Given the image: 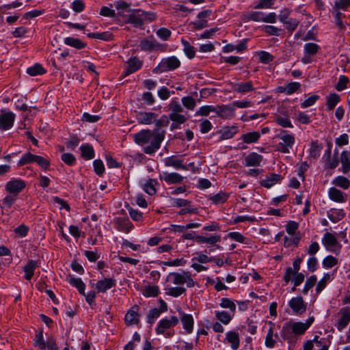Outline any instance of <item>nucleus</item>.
Here are the masks:
<instances>
[{
  "label": "nucleus",
  "mask_w": 350,
  "mask_h": 350,
  "mask_svg": "<svg viewBox=\"0 0 350 350\" xmlns=\"http://www.w3.org/2000/svg\"><path fill=\"white\" fill-rule=\"evenodd\" d=\"M180 65V61L177 57L172 56L164 58L160 64L153 70L154 73H161L167 70H172L178 68Z\"/></svg>",
  "instance_id": "f257e3e1"
},
{
  "label": "nucleus",
  "mask_w": 350,
  "mask_h": 350,
  "mask_svg": "<svg viewBox=\"0 0 350 350\" xmlns=\"http://www.w3.org/2000/svg\"><path fill=\"white\" fill-rule=\"evenodd\" d=\"M164 137L165 132L163 131L154 129L153 131V140L150 146L144 148V152L148 154L154 153L160 148V144L163 140Z\"/></svg>",
  "instance_id": "f03ea898"
},
{
  "label": "nucleus",
  "mask_w": 350,
  "mask_h": 350,
  "mask_svg": "<svg viewBox=\"0 0 350 350\" xmlns=\"http://www.w3.org/2000/svg\"><path fill=\"white\" fill-rule=\"evenodd\" d=\"M15 115L11 111H1L0 114V129L2 130L10 129L14 124Z\"/></svg>",
  "instance_id": "7ed1b4c3"
},
{
  "label": "nucleus",
  "mask_w": 350,
  "mask_h": 350,
  "mask_svg": "<svg viewBox=\"0 0 350 350\" xmlns=\"http://www.w3.org/2000/svg\"><path fill=\"white\" fill-rule=\"evenodd\" d=\"M26 186L25 181L20 179L10 180L5 185L6 191L16 196Z\"/></svg>",
  "instance_id": "20e7f679"
},
{
  "label": "nucleus",
  "mask_w": 350,
  "mask_h": 350,
  "mask_svg": "<svg viewBox=\"0 0 350 350\" xmlns=\"http://www.w3.org/2000/svg\"><path fill=\"white\" fill-rule=\"evenodd\" d=\"M126 23H131L135 27H142L144 25V19L142 16L141 10H133L132 13L126 16Z\"/></svg>",
  "instance_id": "39448f33"
},
{
  "label": "nucleus",
  "mask_w": 350,
  "mask_h": 350,
  "mask_svg": "<svg viewBox=\"0 0 350 350\" xmlns=\"http://www.w3.org/2000/svg\"><path fill=\"white\" fill-rule=\"evenodd\" d=\"M139 307L138 305H134L126 314L124 321L127 325L137 324L139 319L138 313Z\"/></svg>",
  "instance_id": "423d86ee"
},
{
  "label": "nucleus",
  "mask_w": 350,
  "mask_h": 350,
  "mask_svg": "<svg viewBox=\"0 0 350 350\" xmlns=\"http://www.w3.org/2000/svg\"><path fill=\"white\" fill-rule=\"evenodd\" d=\"M178 323V319L176 317H172L170 319H163L159 322L156 329V332L159 334H163L165 329L176 325Z\"/></svg>",
  "instance_id": "0eeeda50"
},
{
  "label": "nucleus",
  "mask_w": 350,
  "mask_h": 350,
  "mask_svg": "<svg viewBox=\"0 0 350 350\" xmlns=\"http://www.w3.org/2000/svg\"><path fill=\"white\" fill-rule=\"evenodd\" d=\"M152 137H153V131L142 130L135 135L134 140L136 144L143 145L147 144Z\"/></svg>",
  "instance_id": "6e6552de"
},
{
  "label": "nucleus",
  "mask_w": 350,
  "mask_h": 350,
  "mask_svg": "<svg viewBox=\"0 0 350 350\" xmlns=\"http://www.w3.org/2000/svg\"><path fill=\"white\" fill-rule=\"evenodd\" d=\"M289 306L297 314H302L306 309L301 297L293 298L289 302Z\"/></svg>",
  "instance_id": "1a4fd4ad"
},
{
  "label": "nucleus",
  "mask_w": 350,
  "mask_h": 350,
  "mask_svg": "<svg viewBox=\"0 0 350 350\" xmlns=\"http://www.w3.org/2000/svg\"><path fill=\"white\" fill-rule=\"evenodd\" d=\"M128 67L126 69V72L124 74V77L131 75V73L135 72L138 69H139L142 66V62L139 60L138 58L134 57L130 59L128 62Z\"/></svg>",
  "instance_id": "9d476101"
},
{
  "label": "nucleus",
  "mask_w": 350,
  "mask_h": 350,
  "mask_svg": "<svg viewBox=\"0 0 350 350\" xmlns=\"http://www.w3.org/2000/svg\"><path fill=\"white\" fill-rule=\"evenodd\" d=\"M115 286V280L112 278L104 279L98 281L96 284V288L98 292L105 293L107 290Z\"/></svg>",
  "instance_id": "9b49d317"
},
{
  "label": "nucleus",
  "mask_w": 350,
  "mask_h": 350,
  "mask_svg": "<svg viewBox=\"0 0 350 350\" xmlns=\"http://www.w3.org/2000/svg\"><path fill=\"white\" fill-rule=\"evenodd\" d=\"M342 317L338 322V329L342 330L345 327L350 321V310L347 308H343L341 310Z\"/></svg>",
  "instance_id": "f8f14e48"
},
{
  "label": "nucleus",
  "mask_w": 350,
  "mask_h": 350,
  "mask_svg": "<svg viewBox=\"0 0 350 350\" xmlns=\"http://www.w3.org/2000/svg\"><path fill=\"white\" fill-rule=\"evenodd\" d=\"M262 157L257 153H252L245 157L247 166H257L260 165Z\"/></svg>",
  "instance_id": "ddd939ff"
},
{
  "label": "nucleus",
  "mask_w": 350,
  "mask_h": 350,
  "mask_svg": "<svg viewBox=\"0 0 350 350\" xmlns=\"http://www.w3.org/2000/svg\"><path fill=\"white\" fill-rule=\"evenodd\" d=\"M38 265V262L34 260H29L28 263L24 267V271L25 273V278L26 280H29L33 275V271Z\"/></svg>",
  "instance_id": "4468645a"
},
{
  "label": "nucleus",
  "mask_w": 350,
  "mask_h": 350,
  "mask_svg": "<svg viewBox=\"0 0 350 350\" xmlns=\"http://www.w3.org/2000/svg\"><path fill=\"white\" fill-rule=\"evenodd\" d=\"M183 327L188 333H191L193 326V319L191 315L184 314L181 317Z\"/></svg>",
  "instance_id": "2eb2a0df"
},
{
  "label": "nucleus",
  "mask_w": 350,
  "mask_h": 350,
  "mask_svg": "<svg viewBox=\"0 0 350 350\" xmlns=\"http://www.w3.org/2000/svg\"><path fill=\"white\" fill-rule=\"evenodd\" d=\"M281 179L282 177L280 175L271 174L266 180L262 181L261 185L265 187L269 188L281 180Z\"/></svg>",
  "instance_id": "dca6fc26"
},
{
  "label": "nucleus",
  "mask_w": 350,
  "mask_h": 350,
  "mask_svg": "<svg viewBox=\"0 0 350 350\" xmlns=\"http://www.w3.org/2000/svg\"><path fill=\"white\" fill-rule=\"evenodd\" d=\"M165 164L167 166H173L176 169L181 168L183 170H187V167L182 163V161L177 159L174 156L165 159Z\"/></svg>",
  "instance_id": "f3484780"
},
{
  "label": "nucleus",
  "mask_w": 350,
  "mask_h": 350,
  "mask_svg": "<svg viewBox=\"0 0 350 350\" xmlns=\"http://www.w3.org/2000/svg\"><path fill=\"white\" fill-rule=\"evenodd\" d=\"M340 160L343 172H348L350 170V152L347 151L342 152L340 155Z\"/></svg>",
  "instance_id": "a211bd4d"
},
{
  "label": "nucleus",
  "mask_w": 350,
  "mask_h": 350,
  "mask_svg": "<svg viewBox=\"0 0 350 350\" xmlns=\"http://www.w3.org/2000/svg\"><path fill=\"white\" fill-rule=\"evenodd\" d=\"M140 47L142 50L152 51L154 49H158L160 47V44L155 41L144 40L141 41Z\"/></svg>",
  "instance_id": "6ab92c4d"
},
{
  "label": "nucleus",
  "mask_w": 350,
  "mask_h": 350,
  "mask_svg": "<svg viewBox=\"0 0 350 350\" xmlns=\"http://www.w3.org/2000/svg\"><path fill=\"white\" fill-rule=\"evenodd\" d=\"M253 90V85L251 81L244 83H237L234 85V90L241 93L248 92Z\"/></svg>",
  "instance_id": "aec40b11"
},
{
  "label": "nucleus",
  "mask_w": 350,
  "mask_h": 350,
  "mask_svg": "<svg viewBox=\"0 0 350 350\" xmlns=\"http://www.w3.org/2000/svg\"><path fill=\"white\" fill-rule=\"evenodd\" d=\"M329 196L332 200L336 202H342L345 201L342 193L334 187L329 189Z\"/></svg>",
  "instance_id": "412c9836"
},
{
  "label": "nucleus",
  "mask_w": 350,
  "mask_h": 350,
  "mask_svg": "<svg viewBox=\"0 0 350 350\" xmlns=\"http://www.w3.org/2000/svg\"><path fill=\"white\" fill-rule=\"evenodd\" d=\"M65 44L76 49H81L85 46V44L80 40L74 38H66L64 41Z\"/></svg>",
  "instance_id": "4be33fe9"
},
{
  "label": "nucleus",
  "mask_w": 350,
  "mask_h": 350,
  "mask_svg": "<svg viewBox=\"0 0 350 350\" xmlns=\"http://www.w3.org/2000/svg\"><path fill=\"white\" fill-rule=\"evenodd\" d=\"M27 72L31 76H36L38 75L44 74L46 72V70L40 64H36L33 66L28 68Z\"/></svg>",
  "instance_id": "5701e85b"
},
{
  "label": "nucleus",
  "mask_w": 350,
  "mask_h": 350,
  "mask_svg": "<svg viewBox=\"0 0 350 350\" xmlns=\"http://www.w3.org/2000/svg\"><path fill=\"white\" fill-rule=\"evenodd\" d=\"M80 149L81 150V155L83 158L91 159L94 157V151L91 146H81Z\"/></svg>",
  "instance_id": "b1692460"
},
{
  "label": "nucleus",
  "mask_w": 350,
  "mask_h": 350,
  "mask_svg": "<svg viewBox=\"0 0 350 350\" xmlns=\"http://www.w3.org/2000/svg\"><path fill=\"white\" fill-rule=\"evenodd\" d=\"M227 339L232 344V348L237 349L239 347V339L237 333L230 332L227 334Z\"/></svg>",
  "instance_id": "393cba45"
},
{
  "label": "nucleus",
  "mask_w": 350,
  "mask_h": 350,
  "mask_svg": "<svg viewBox=\"0 0 350 350\" xmlns=\"http://www.w3.org/2000/svg\"><path fill=\"white\" fill-rule=\"evenodd\" d=\"M323 242L328 247H334L337 245L338 241L336 237L329 232H326L324 235Z\"/></svg>",
  "instance_id": "a878e982"
},
{
  "label": "nucleus",
  "mask_w": 350,
  "mask_h": 350,
  "mask_svg": "<svg viewBox=\"0 0 350 350\" xmlns=\"http://www.w3.org/2000/svg\"><path fill=\"white\" fill-rule=\"evenodd\" d=\"M340 101V97L338 94L333 93L327 98V105L329 110H332Z\"/></svg>",
  "instance_id": "bb28decb"
},
{
  "label": "nucleus",
  "mask_w": 350,
  "mask_h": 350,
  "mask_svg": "<svg viewBox=\"0 0 350 350\" xmlns=\"http://www.w3.org/2000/svg\"><path fill=\"white\" fill-rule=\"evenodd\" d=\"M275 120L278 124L284 128H292L293 125L291 123L288 117L284 115V116L276 115L275 116Z\"/></svg>",
  "instance_id": "cd10ccee"
},
{
  "label": "nucleus",
  "mask_w": 350,
  "mask_h": 350,
  "mask_svg": "<svg viewBox=\"0 0 350 350\" xmlns=\"http://www.w3.org/2000/svg\"><path fill=\"white\" fill-rule=\"evenodd\" d=\"M196 240L198 243H207L209 244H214L220 241V237L219 236H212L211 237L206 238L202 236H198V237H196Z\"/></svg>",
  "instance_id": "c85d7f7f"
},
{
  "label": "nucleus",
  "mask_w": 350,
  "mask_h": 350,
  "mask_svg": "<svg viewBox=\"0 0 350 350\" xmlns=\"http://www.w3.org/2000/svg\"><path fill=\"white\" fill-rule=\"evenodd\" d=\"M164 180L170 183H178L182 181L183 177L176 173L166 174Z\"/></svg>",
  "instance_id": "c756f323"
},
{
  "label": "nucleus",
  "mask_w": 350,
  "mask_h": 350,
  "mask_svg": "<svg viewBox=\"0 0 350 350\" xmlns=\"http://www.w3.org/2000/svg\"><path fill=\"white\" fill-rule=\"evenodd\" d=\"M307 329V325L304 323L296 322L292 325V331L295 334H303Z\"/></svg>",
  "instance_id": "7c9ffc66"
},
{
  "label": "nucleus",
  "mask_w": 350,
  "mask_h": 350,
  "mask_svg": "<svg viewBox=\"0 0 350 350\" xmlns=\"http://www.w3.org/2000/svg\"><path fill=\"white\" fill-rule=\"evenodd\" d=\"M70 283L76 286V288H78L81 294L85 295V284L81 279L71 278L70 280Z\"/></svg>",
  "instance_id": "2f4dec72"
},
{
  "label": "nucleus",
  "mask_w": 350,
  "mask_h": 350,
  "mask_svg": "<svg viewBox=\"0 0 350 350\" xmlns=\"http://www.w3.org/2000/svg\"><path fill=\"white\" fill-rule=\"evenodd\" d=\"M34 345L38 346L40 349H44L46 348V343L43 339V332L42 329L40 330L36 336Z\"/></svg>",
  "instance_id": "473e14b6"
},
{
  "label": "nucleus",
  "mask_w": 350,
  "mask_h": 350,
  "mask_svg": "<svg viewBox=\"0 0 350 350\" xmlns=\"http://www.w3.org/2000/svg\"><path fill=\"white\" fill-rule=\"evenodd\" d=\"M182 43L184 45V51L187 56L189 59L193 58L195 56L193 47L186 40H182Z\"/></svg>",
  "instance_id": "72a5a7b5"
},
{
  "label": "nucleus",
  "mask_w": 350,
  "mask_h": 350,
  "mask_svg": "<svg viewBox=\"0 0 350 350\" xmlns=\"http://www.w3.org/2000/svg\"><path fill=\"white\" fill-rule=\"evenodd\" d=\"M185 291L186 289L183 287H174L167 288L166 294L176 297L183 294Z\"/></svg>",
  "instance_id": "f704fd0d"
},
{
  "label": "nucleus",
  "mask_w": 350,
  "mask_h": 350,
  "mask_svg": "<svg viewBox=\"0 0 350 350\" xmlns=\"http://www.w3.org/2000/svg\"><path fill=\"white\" fill-rule=\"evenodd\" d=\"M260 137V135L257 132L249 133L243 135L244 142L250 144L256 142Z\"/></svg>",
  "instance_id": "c9c22d12"
},
{
  "label": "nucleus",
  "mask_w": 350,
  "mask_h": 350,
  "mask_svg": "<svg viewBox=\"0 0 350 350\" xmlns=\"http://www.w3.org/2000/svg\"><path fill=\"white\" fill-rule=\"evenodd\" d=\"M36 155H34L30 152H28L27 154H25L21 159V160L19 161L18 162V165L20 166H22L25 164H27V163H32V162H35V160H36Z\"/></svg>",
  "instance_id": "e433bc0d"
},
{
  "label": "nucleus",
  "mask_w": 350,
  "mask_h": 350,
  "mask_svg": "<svg viewBox=\"0 0 350 350\" xmlns=\"http://www.w3.org/2000/svg\"><path fill=\"white\" fill-rule=\"evenodd\" d=\"M334 183L336 185L340 187L343 189H347L350 184L349 180L343 176H338V178H336L334 180Z\"/></svg>",
  "instance_id": "4c0bfd02"
},
{
  "label": "nucleus",
  "mask_w": 350,
  "mask_h": 350,
  "mask_svg": "<svg viewBox=\"0 0 350 350\" xmlns=\"http://www.w3.org/2000/svg\"><path fill=\"white\" fill-rule=\"evenodd\" d=\"M216 317L219 321H220L224 324H228L231 320L230 315L225 311L217 312L216 313Z\"/></svg>",
  "instance_id": "58836bf2"
},
{
  "label": "nucleus",
  "mask_w": 350,
  "mask_h": 350,
  "mask_svg": "<svg viewBox=\"0 0 350 350\" xmlns=\"http://www.w3.org/2000/svg\"><path fill=\"white\" fill-rule=\"evenodd\" d=\"M327 154L328 155L327 163H328L329 167L331 168V169L335 168L338 165V160L337 159L338 152H335L334 158H331L330 157V154H331V150L330 149H329L327 151Z\"/></svg>",
  "instance_id": "ea45409f"
},
{
  "label": "nucleus",
  "mask_w": 350,
  "mask_h": 350,
  "mask_svg": "<svg viewBox=\"0 0 350 350\" xmlns=\"http://www.w3.org/2000/svg\"><path fill=\"white\" fill-rule=\"evenodd\" d=\"M156 183L157 182L155 180L150 179L149 181L144 185V190L146 191V192L150 195L154 194L156 193L154 184Z\"/></svg>",
  "instance_id": "a19ab883"
},
{
  "label": "nucleus",
  "mask_w": 350,
  "mask_h": 350,
  "mask_svg": "<svg viewBox=\"0 0 350 350\" xmlns=\"http://www.w3.org/2000/svg\"><path fill=\"white\" fill-rule=\"evenodd\" d=\"M183 105L189 109H193L196 106L195 100L191 96H186L182 98Z\"/></svg>",
  "instance_id": "79ce46f5"
},
{
  "label": "nucleus",
  "mask_w": 350,
  "mask_h": 350,
  "mask_svg": "<svg viewBox=\"0 0 350 350\" xmlns=\"http://www.w3.org/2000/svg\"><path fill=\"white\" fill-rule=\"evenodd\" d=\"M345 216V213L342 210L336 211L332 214L328 215L329 219L333 222H337L342 219Z\"/></svg>",
  "instance_id": "37998d69"
},
{
  "label": "nucleus",
  "mask_w": 350,
  "mask_h": 350,
  "mask_svg": "<svg viewBox=\"0 0 350 350\" xmlns=\"http://www.w3.org/2000/svg\"><path fill=\"white\" fill-rule=\"evenodd\" d=\"M187 273H184V274H180L177 273H171L172 275L174 276L173 282L175 284H182L186 282L185 278Z\"/></svg>",
  "instance_id": "c03bdc74"
},
{
  "label": "nucleus",
  "mask_w": 350,
  "mask_h": 350,
  "mask_svg": "<svg viewBox=\"0 0 350 350\" xmlns=\"http://www.w3.org/2000/svg\"><path fill=\"white\" fill-rule=\"evenodd\" d=\"M273 329L270 327L266 336L265 345L268 347H273L275 341L273 338Z\"/></svg>",
  "instance_id": "a18cd8bd"
},
{
  "label": "nucleus",
  "mask_w": 350,
  "mask_h": 350,
  "mask_svg": "<svg viewBox=\"0 0 350 350\" xmlns=\"http://www.w3.org/2000/svg\"><path fill=\"white\" fill-rule=\"evenodd\" d=\"M235 133H236V129L234 127H232L230 129L227 128L222 131L221 139H227L232 138L233 137V135L235 134Z\"/></svg>",
  "instance_id": "49530a36"
},
{
  "label": "nucleus",
  "mask_w": 350,
  "mask_h": 350,
  "mask_svg": "<svg viewBox=\"0 0 350 350\" xmlns=\"http://www.w3.org/2000/svg\"><path fill=\"white\" fill-rule=\"evenodd\" d=\"M259 58L262 63L268 64L273 59V57L266 51H261L259 53Z\"/></svg>",
  "instance_id": "de8ad7c7"
},
{
  "label": "nucleus",
  "mask_w": 350,
  "mask_h": 350,
  "mask_svg": "<svg viewBox=\"0 0 350 350\" xmlns=\"http://www.w3.org/2000/svg\"><path fill=\"white\" fill-rule=\"evenodd\" d=\"M36 160L35 162L37 163L41 167H42L44 170H47L50 162L45 158L41 157V156H36Z\"/></svg>",
  "instance_id": "09e8293b"
},
{
  "label": "nucleus",
  "mask_w": 350,
  "mask_h": 350,
  "mask_svg": "<svg viewBox=\"0 0 350 350\" xmlns=\"http://www.w3.org/2000/svg\"><path fill=\"white\" fill-rule=\"evenodd\" d=\"M317 282V278L314 275L310 276L306 281L305 287L304 288V293H307L308 291L314 286Z\"/></svg>",
  "instance_id": "8fccbe9b"
},
{
  "label": "nucleus",
  "mask_w": 350,
  "mask_h": 350,
  "mask_svg": "<svg viewBox=\"0 0 350 350\" xmlns=\"http://www.w3.org/2000/svg\"><path fill=\"white\" fill-rule=\"evenodd\" d=\"M142 118L140 122L144 124H148L152 122V118L154 117L153 113H141Z\"/></svg>",
  "instance_id": "3c124183"
},
{
  "label": "nucleus",
  "mask_w": 350,
  "mask_h": 350,
  "mask_svg": "<svg viewBox=\"0 0 350 350\" xmlns=\"http://www.w3.org/2000/svg\"><path fill=\"white\" fill-rule=\"evenodd\" d=\"M215 111L213 106H204L200 107L199 111L196 112V115H200L202 116H207L210 112Z\"/></svg>",
  "instance_id": "603ef678"
},
{
  "label": "nucleus",
  "mask_w": 350,
  "mask_h": 350,
  "mask_svg": "<svg viewBox=\"0 0 350 350\" xmlns=\"http://www.w3.org/2000/svg\"><path fill=\"white\" fill-rule=\"evenodd\" d=\"M227 199V196L224 193H217L211 198L215 204L224 203Z\"/></svg>",
  "instance_id": "864d4df0"
},
{
  "label": "nucleus",
  "mask_w": 350,
  "mask_h": 350,
  "mask_svg": "<svg viewBox=\"0 0 350 350\" xmlns=\"http://www.w3.org/2000/svg\"><path fill=\"white\" fill-rule=\"evenodd\" d=\"M170 119L179 124L184 123L187 120V118L184 116L180 115L178 113H172L170 115Z\"/></svg>",
  "instance_id": "5fc2aeb1"
},
{
  "label": "nucleus",
  "mask_w": 350,
  "mask_h": 350,
  "mask_svg": "<svg viewBox=\"0 0 350 350\" xmlns=\"http://www.w3.org/2000/svg\"><path fill=\"white\" fill-rule=\"evenodd\" d=\"M304 49L307 53L314 55L318 51L319 46L314 43H308L305 45Z\"/></svg>",
  "instance_id": "6e6d98bb"
},
{
  "label": "nucleus",
  "mask_w": 350,
  "mask_h": 350,
  "mask_svg": "<svg viewBox=\"0 0 350 350\" xmlns=\"http://www.w3.org/2000/svg\"><path fill=\"white\" fill-rule=\"evenodd\" d=\"M349 82V79L345 76H340L338 83L336 85V89L338 91L343 90L346 88V85Z\"/></svg>",
  "instance_id": "4d7b16f0"
},
{
  "label": "nucleus",
  "mask_w": 350,
  "mask_h": 350,
  "mask_svg": "<svg viewBox=\"0 0 350 350\" xmlns=\"http://www.w3.org/2000/svg\"><path fill=\"white\" fill-rule=\"evenodd\" d=\"M220 306L222 307V308H230L232 311H234L235 309H236V306L235 304L231 301L228 298H223L221 299V304H220Z\"/></svg>",
  "instance_id": "13d9d810"
},
{
  "label": "nucleus",
  "mask_w": 350,
  "mask_h": 350,
  "mask_svg": "<svg viewBox=\"0 0 350 350\" xmlns=\"http://www.w3.org/2000/svg\"><path fill=\"white\" fill-rule=\"evenodd\" d=\"M263 14L260 12H254L246 16L247 20L262 21Z\"/></svg>",
  "instance_id": "bf43d9fd"
},
{
  "label": "nucleus",
  "mask_w": 350,
  "mask_h": 350,
  "mask_svg": "<svg viewBox=\"0 0 350 350\" xmlns=\"http://www.w3.org/2000/svg\"><path fill=\"white\" fill-rule=\"evenodd\" d=\"M319 147L317 142H312L311 144V147L310 149V157L311 158L315 159L318 157L319 154Z\"/></svg>",
  "instance_id": "052dcab7"
},
{
  "label": "nucleus",
  "mask_w": 350,
  "mask_h": 350,
  "mask_svg": "<svg viewBox=\"0 0 350 350\" xmlns=\"http://www.w3.org/2000/svg\"><path fill=\"white\" fill-rule=\"evenodd\" d=\"M350 6V0H339L336 1L334 6V10H346Z\"/></svg>",
  "instance_id": "680f3d73"
},
{
  "label": "nucleus",
  "mask_w": 350,
  "mask_h": 350,
  "mask_svg": "<svg viewBox=\"0 0 350 350\" xmlns=\"http://www.w3.org/2000/svg\"><path fill=\"white\" fill-rule=\"evenodd\" d=\"M94 170L98 175L103 174L105 170V167L103 162L100 160H95L94 161Z\"/></svg>",
  "instance_id": "e2e57ef3"
},
{
  "label": "nucleus",
  "mask_w": 350,
  "mask_h": 350,
  "mask_svg": "<svg viewBox=\"0 0 350 350\" xmlns=\"http://www.w3.org/2000/svg\"><path fill=\"white\" fill-rule=\"evenodd\" d=\"M301 85L297 82H292L288 84L286 87V92L288 94H292L300 88Z\"/></svg>",
  "instance_id": "0e129e2a"
},
{
  "label": "nucleus",
  "mask_w": 350,
  "mask_h": 350,
  "mask_svg": "<svg viewBox=\"0 0 350 350\" xmlns=\"http://www.w3.org/2000/svg\"><path fill=\"white\" fill-rule=\"evenodd\" d=\"M62 159L65 163L70 165H72L75 161V157L70 153H64L62 155Z\"/></svg>",
  "instance_id": "69168bd1"
},
{
  "label": "nucleus",
  "mask_w": 350,
  "mask_h": 350,
  "mask_svg": "<svg viewBox=\"0 0 350 350\" xmlns=\"http://www.w3.org/2000/svg\"><path fill=\"white\" fill-rule=\"evenodd\" d=\"M157 34L159 37L165 40L171 36V31L166 28H161L157 31Z\"/></svg>",
  "instance_id": "338daca9"
},
{
  "label": "nucleus",
  "mask_w": 350,
  "mask_h": 350,
  "mask_svg": "<svg viewBox=\"0 0 350 350\" xmlns=\"http://www.w3.org/2000/svg\"><path fill=\"white\" fill-rule=\"evenodd\" d=\"M323 264L326 267H332L337 264V260L334 257L329 256L323 260Z\"/></svg>",
  "instance_id": "774afa93"
}]
</instances>
